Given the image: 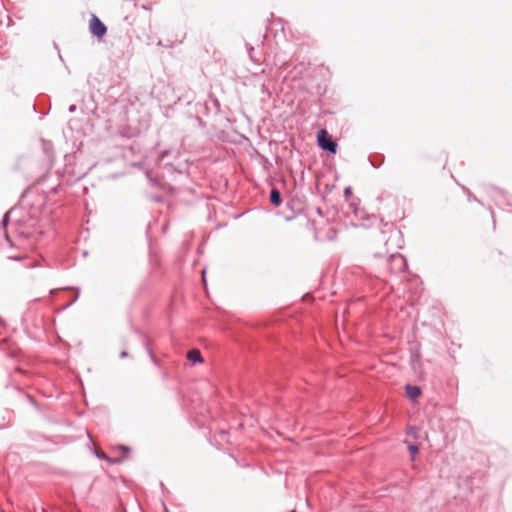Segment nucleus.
<instances>
[{
    "instance_id": "1",
    "label": "nucleus",
    "mask_w": 512,
    "mask_h": 512,
    "mask_svg": "<svg viewBox=\"0 0 512 512\" xmlns=\"http://www.w3.org/2000/svg\"><path fill=\"white\" fill-rule=\"evenodd\" d=\"M388 269L392 274H400L407 269V261L399 253H391L388 257Z\"/></svg>"
},
{
    "instance_id": "2",
    "label": "nucleus",
    "mask_w": 512,
    "mask_h": 512,
    "mask_svg": "<svg viewBox=\"0 0 512 512\" xmlns=\"http://www.w3.org/2000/svg\"><path fill=\"white\" fill-rule=\"evenodd\" d=\"M317 142L322 150L332 154L337 152V143L332 139V137L325 129L320 130L317 134Z\"/></svg>"
},
{
    "instance_id": "3",
    "label": "nucleus",
    "mask_w": 512,
    "mask_h": 512,
    "mask_svg": "<svg viewBox=\"0 0 512 512\" xmlns=\"http://www.w3.org/2000/svg\"><path fill=\"white\" fill-rule=\"evenodd\" d=\"M89 30L93 36L101 39L105 36L107 27L96 15L92 14L89 21Z\"/></svg>"
},
{
    "instance_id": "4",
    "label": "nucleus",
    "mask_w": 512,
    "mask_h": 512,
    "mask_svg": "<svg viewBox=\"0 0 512 512\" xmlns=\"http://www.w3.org/2000/svg\"><path fill=\"white\" fill-rule=\"evenodd\" d=\"M187 359L194 364L203 362V358L200 354V351L197 349H192V350L188 351Z\"/></svg>"
},
{
    "instance_id": "5",
    "label": "nucleus",
    "mask_w": 512,
    "mask_h": 512,
    "mask_svg": "<svg viewBox=\"0 0 512 512\" xmlns=\"http://www.w3.org/2000/svg\"><path fill=\"white\" fill-rule=\"evenodd\" d=\"M406 394L410 399H416L421 394V390L417 386L407 384L405 387Z\"/></svg>"
},
{
    "instance_id": "6",
    "label": "nucleus",
    "mask_w": 512,
    "mask_h": 512,
    "mask_svg": "<svg viewBox=\"0 0 512 512\" xmlns=\"http://www.w3.org/2000/svg\"><path fill=\"white\" fill-rule=\"evenodd\" d=\"M270 201L275 206H279L282 203L281 194L277 189L271 190Z\"/></svg>"
},
{
    "instance_id": "7",
    "label": "nucleus",
    "mask_w": 512,
    "mask_h": 512,
    "mask_svg": "<svg viewBox=\"0 0 512 512\" xmlns=\"http://www.w3.org/2000/svg\"><path fill=\"white\" fill-rule=\"evenodd\" d=\"M407 449L411 455V460H414L415 459V455L418 453L419 451V448L417 445H414V444H411V443H407Z\"/></svg>"
},
{
    "instance_id": "8",
    "label": "nucleus",
    "mask_w": 512,
    "mask_h": 512,
    "mask_svg": "<svg viewBox=\"0 0 512 512\" xmlns=\"http://www.w3.org/2000/svg\"><path fill=\"white\" fill-rule=\"evenodd\" d=\"M406 434L408 436L413 437L414 439H417V437H418V428H416L414 426H409L406 429Z\"/></svg>"
},
{
    "instance_id": "9",
    "label": "nucleus",
    "mask_w": 512,
    "mask_h": 512,
    "mask_svg": "<svg viewBox=\"0 0 512 512\" xmlns=\"http://www.w3.org/2000/svg\"><path fill=\"white\" fill-rule=\"evenodd\" d=\"M12 213H13V210H10V211H8V212L4 215V217H3V224H4V225H7L8 219H9V217L11 216V214H12Z\"/></svg>"
},
{
    "instance_id": "10",
    "label": "nucleus",
    "mask_w": 512,
    "mask_h": 512,
    "mask_svg": "<svg viewBox=\"0 0 512 512\" xmlns=\"http://www.w3.org/2000/svg\"><path fill=\"white\" fill-rule=\"evenodd\" d=\"M350 207H352V208H353V210H354V214H355L357 217L363 218V216H362V215H359L358 210L355 208V203H354V202H351V203H350Z\"/></svg>"
},
{
    "instance_id": "11",
    "label": "nucleus",
    "mask_w": 512,
    "mask_h": 512,
    "mask_svg": "<svg viewBox=\"0 0 512 512\" xmlns=\"http://www.w3.org/2000/svg\"><path fill=\"white\" fill-rule=\"evenodd\" d=\"M351 194H352V188H351V187H346V188L344 189V195H345V197H349V196H351Z\"/></svg>"
},
{
    "instance_id": "12",
    "label": "nucleus",
    "mask_w": 512,
    "mask_h": 512,
    "mask_svg": "<svg viewBox=\"0 0 512 512\" xmlns=\"http://www.w3.org/2000/svg\"><path fill=\"white\" fill-rule=\"evenodd\" d=\"M77 107L76 105H70L68 108L69 113H74L76 111Z\"/></svg>"
},
{
    "instance_id": "13",
    "label": "nucleus",
    "mask_w": 512,
    "mask_h": 512,
    "mask_svg": "<svg viewBox=\"0 0 512 512\" xmlns=\"http://www.w3.org/2000/svg\"><path fill=\"white\" fill-rule=\"evenodd\" d=\"M253 50H254L253 47H248L249 56H250L251 60L255 61L254 58H253V55H252Z\"/></svg>"
},
{
    "instance_id": "14",
    "label": "nucleus",
    "mask_w": 512,
    "mask_h": 512,
    "mask_svg": "<svg viewBox=\"0 0 512 512\" xmlns=\"http://www.w3.org/2000/svg\"><path fill=\"white\" fill-rule=\"evenodd\" d=\"M147 351H148V353H149V355H150V357H151V360H152L154 363H156V359H155V357H154V355H153L152 351H151L149 348H147Z\"/></svg>"
},
{
    "instance_id": "15",
    "label": "nucleus",
    "mask_w": 512,
    "mask_h": 512,
    "mask_svg": "<svg viewBox=\"0 0 512 512\" xmlns=\"http://www.w3.org/2000/svg\"><path fill=\"white\" fill-rule=\"evenodd\" d=\"M127 356H128V353L126 351H122L121 354H120L121 358H125Z\"/></svg>"
},
{
    "instance_id": "16",
    "label": "nucleus",
    "mask_w": 512,
    "mask_h": 512,
    "mask_svg": "<svg viewBox=\"0 0 512 512\" xmlns=\"http://www.w3.org/2000/svg\"><path fill=\"white\" fill-rule=\"evenodd\" d=\"M28 399H29V401H30L33 405H35V406H36V403H35L34 399H33L31 396H28Z\"/></svg>"
},
{
    "instance_id": "17",
    "label": "nucleus",
    "mask_w": 512,
    "mask_h": 512,
    "mask_svg": "<svg viewBox=\"0 0 512 512\" xmlns=\"http://www.w3.org/2000/svg\"><path fill=\"white\" fill-rule=\"evenodd\" d=\"M77 299H78V296H76L67 306L72 305L74 302H76Z\"/></svg>"
},
{
    "instance_id": "18",
    "label": "nucleus",
    "mask_w": 512,
    "mask_h": 512,
    "mask_svg": "<svg viewBox=\"0 0 512 512\" xmlns=\"http://www.w3.org/2000/svg\"><path fill=\"white\" fill-rule=\"evenodd\" d=\"M205 272H206V271H205V269H204V270L202 271V278H203V281H204V282L206 281V279H205Z\"/></svg>"
},
{
    "instance_id": "19",
    "label": "nucleus",
    "mask_w": 512,
    "mask_h": 512,
    "mask_svg": "<svg viewBox=\"0 0 512 512\" xmlns=\"http://www.w3.org/2000/svg\"><path fill=\"white\" fill-rule=\"evenodd\" d=\"M121 449H123V450H125V451H128V450H129V448H128V447H126V446H121Z\"/></svg>"
},
{
    "instance_id": "20",
    "label": "nucleus",
    "mask_w": 512,
    "mask_h": 512,
    "mask_svg": "<svg viewBox=\"0 0 512 512\" xmlns=\"http://www.w3.org/2000/svg\"><path fill=\"white\" fill-rule=\"evenodd\" d=\"M468 200H476V197H468Z\"/></svg>"
},
{
    "instance_id": "21",
    "label": "nucleus",
    "mask_w": 512,
    "mask_h": 512,
    "mask_svg": "<svg viewBox=\"0 0 512 512\" xmlns=\"http://www.w3.org/2000/svg\"><path fill=\"white\" fill-rule=\"evenodd\" d=\"M468 200H476V197H468Z\"/></svg>"
},
{
    "instance_id": "22",
    "label": "nucleus",
    "mask_w": 512,
    "mask_h": 512,
    "mask_svg": "<svg viewBox=\"0 0 512 512\" xmlns=\"http://www.w3.org/2000/svg\"><path fill=\"white\" fill-rule=\"evenodd\" d=\"M468 200H476V197H468Z\"/></svg>"
},
{
    "instance_id": "23",
    "label": "nucleus",
    "mask_w": 512,
    "mask_h": 512,
    "mask_svg": "<svg viewBox=\"0 0 512 512\" xmlns=\"http://www.w3.org/2000/svg\"><path fill=\"white\" fill-rule=\"evenodd\" d=\"M59 58H60L61 61H64V59H63L61 54L59 55Z\"/></svg>"
}]
</instances>
